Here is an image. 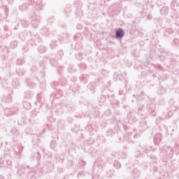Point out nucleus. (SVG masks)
I'll return each mask as SVG.
<instances>
[{
    "label": "nucleus",
    "mask_w": 179,
    "mask_h": 179,
    "mask_svg": "<svg viewBox=\"0 0 179 179\" xmlns=\"http://www.w3.org/2000/svg\"><path fill=\"white\" fill-rule=\"evenodd\" d=\"M29 2H31V5H32V6L35 7V9H36V10H42L44 6V4L41 2V0H37V1H33V0H29Z\"/></svg>",
    "instance_id": "nucleus-1"
},
{
    "label": "nucleus",
    "mask_w": 179,
    "mask_h": 179,
    "mask_svg": "<svg viewBox=\"0 0 179 179\" xmlns=\"http://www.w3.org/2000/svg\"><path fill=\"white\" fill-rule=\"evenodd\" d=\"M2 101L4 103H10L12 101V92L4 94Z\"/></svg>",
    "instance_id": "nucleus-2"
},
{
    "label": "nucleus",
    "mask_w": 179,
    "mask_h": 179,
    "mask_svg": "<svg viewBox=\"0 0 179 179\" xmlns=\"http://www.w3.org/2000/svg\"><path fill=\"white\" fill-rule=\"evenodd\" d=\"M125 35V31L122 29H117L115 31V38H122Z\"/></svg>",
    "instance_id": "nucleus-3"
},
{
    "label": "nucleus",
    "mask_w": 179,
    "mask_h": 179,
    "mask_svg": "<svg viewBox=\"0 0 179 179\" xmlns=\"http://www.w3.org/2000/svg\"><path fill=\"white\" fill-rule=\"evenodd\" d=\"M31 24L33 27H37L40 24V17L36 16L34 20L31 21Z\"/></svg>",
    "instance_id": "nucleus-4"
},
{
    "label": "nucleus",
    "mask_w": 179,
    "mask_h": 179,
    "mask_svg": "<svg viewBox=\"0 0 179 179\" xmlns=\"http://www.w3.org/2000/svg\"><path fill=\"white\" fill-rule=\"evenodd\" d=\"M25 171L26 168L24 166H20L18 168V170L17 171V176H18V177H22V176L24 175Z\"/></svg>",
    "instance_id": "nucleus-5"
},
{
    "label": "nucleus",
    "mask_w": 179,
    "mask_h": 179,
    "mask_svg": "<svg viewBox=\"0 0 179 179\" xmlns=\"http://www.w3.org/2000/svg\"><path fill=\"white\" fill-rule=\"evenodd\" d=\"M13 150L15 152V153L16 155L22 152V150H23V148L22 145H15L13 148Z\"/></svg>",
    "instance_id": "nucleus-6"
},
{
    "label": "nucleus",
    "mask_w": 179,
    "mask_h": 179,
    "mask_svg": "<svg viewBox=\"0 0 179 179\" xmlns=\"http://www.w3.org/2000/svg\"><path fill=\"white\" fill-rule=\"evenodd\" d=\"M140 126H141V131H145V130L148 129V124H146V122L145 120H142L140 122Z\"/></svg>",
    "instance_id": "nucleus-7"
},
{
    "label": "nucleus",
    "mask_w": 179,
    "mask_h": 179,
    "mask_svg": "<svg viewBox=\"0 0 179 179\" xmlns=\"http://www.w3.org/2000/svg\"><path fill=\"white\" fill-rule=\"evenodd\" d=\"M133 177H134L135 178H139V177L141 176V172H139V171H138V169H134L132 171L131 173Z\"/></svg>",
    "instance_id": "nucleus-8"
},
{
    "label": "nucleus",
    "mask_w": 179,
    "mask_h": 179,
    "mask_svg": "<svg viewBox=\"0 0 179 179\" xmlns=\"http://www.w3.org/2000/svg\"><path fill=\"white\" fill-rule=\"evenodd\" d=\"M155 142H156L157 143H159V142H162V134H157L155 136V138H154Z\"/></svg>",
    "instance_id": "nucleus-9"
},
{
    "label": "nucleus",
    "mask_w": 179,
    "mask_h": 179,
    "mask_svg": "<svg viewBox=\"0 0 179 179\" xmlns=\"http://www.w3.org/2000/svg\"><path fill=\"white\" fill-rule=\"evenodd\" d=\"M88 89L92 92V93H94V90L96 89V84L94 83H90L88 85Z\"/></svg>",
    "instance_id": "nucleus-10"
},
{
    "label": "nucleus",
    "mask_w": 179,
    "mask_h": 179,
    "mask_svg": "<svg viewBox=\"0 0 179 179\" xmlns=\"http://www.w3.org/2000/svg\"><path fill=\"white\" fill-rule=\"evenodd\" d=\"M160 13L162 15H167V13H169V8L162 7L160 10Z\"/></svg>",
    "instance_id": "nucleus-11"
},
{
    "label": "nucleus",
    "mask_w": 179,
    "mask_h": 179,
    "mask_svg": "<svg viewBox=\"0 0 179 179\" xmlns=\"http://www.w3.org/2000/svg\"><path fill=\"white\" fill-rule=\"evenodd\" d=\"M29 7V4H22L19 6V9L20 10H27V8Z\"/></svg>",
    "instance_id": "nucleus-12"
},
{
    "label": "nucleus",
    "mask_w": 179,
    "mask_h": 179,
    "mask_svg": "<svg viewBox=\"0 0 179 179\" xmlns=\"http://www.w3.org/2000/svg\"><path fill=\"white\" fill-rule=\"evenodd\" d=\"M45 50H46L45 47H44L43 45H41V46L38 47V51L41 54H43V52H45Z\"/></svg>",
    "instance_id": "nucleus-13"
},
{
    "label": "nucleus",
    "mask_w": 179,
    "mask_h": 179,
    "mask_svg": "<svg viewBox=\"0 0 179 179\" xmlns=\"http://www.w3.org/2000/svg\"><path fill=\"white\" fill-rule=\"evenodd\" d=\"M143 152H144V153H149V152H150V147L148 146V145H144L143 148Z\"/></svg>",
    "instance_id": "nucleus-14"
},
{
    "label": "nucleus",
    "mask_w": 179,
    "mask_h": 179,
    "mask_svg": "<svg viewBox=\"0 0 179 179\" xmlns=\"http://www.w3.org/2000/svg\"><path fill=\"white\" fill-rule=\"evenodd\" d=\"M24 97L25 99H30L31 97H33V94L30 92H25Z\"/></svg>",
    "instance_id": "nucleus-15"
},
{
    "label": "nucleus",
    "mask_w": 179,
    "mask_h": 179,
    "mask_svg": "<svg viewBox=\"0 0 179 179\" xmlns=\"http://www.w3.org/2000/svg\"><path fill=\"white\" fill-rule=\"evenodd\" d=\"M62 55H64V52L62 51H58L57 54V59H61V58H62Z\"/></svg>",
    "instance_id": "nucleus-16"
},
{
    "label": "nucleus",
    "mask_w": 179,
    "mask_h": 179,
    "mask_svg": "<svg viewBox=\"0 0 179 179\" xmlns=\"http://www.w3.org/2000/svg\"><path fill=\"white\" fill-rule=\"evenodd\" d=\"M1 86H3V87H6V86H8V79L3 78L1 82Z\"/></svg>",
    "instance_id": "nucleus-17"
},
{
    "label": "nucleus",
    "mask_w": 179,
    "mask_h": 179,
    "mask_svg": "<svg viewBox=\"0 0 179 179\" xmlns=\"http://www.w3.org/2000/svg\"><path fill=\"white\" fill-rule=\"evenodd\" d=\"M55 146H57V141H52L50 142V148H51V149H53V150H55Z\"/></svg>",
    "instance_id": "nucleus-18"
},
{
    "label": "nucleus",
    "mask_w": 179,
    "mask_h": 179,
    "mask_svg": "<svg viewBox=\"0 0 179 179\" xmlns=\"http://www.w3.org/2000/svg\"><path fill=\"white\" fill-rule=\"evenodd\" d=\"M17 46V42L16 41H12L10 43L11 48H15Z\"/></svg>",
    "instance_id": "nucleus-19"
},
{
    "label": "nucleus",
    "mask_w": 179,
    "mask_h": 179,
    "mask_svg": "<svg viewBox=\"0 0 179 179\" xmlns=\"http://www.w3.org/2000/svg\"><path fill=\"white\" fill-rule=\"evenodd\" d=\"M57 41H52V42L50 43V48H55V47H57Z\"/></svg>",
    "instance_id": "nucleus-20"
},
{
    "label": "nucleus",
    "mask_w": 179,
    "mask_h": 179,
    "mask_svg": "<svg viewBox=\"0 0 179 179\" xmlns=\"http://www.w3.org/2000/svg\"><path fill=\"white\" fill-rule=\"evenodd\" d=\"M133 97H135V99H136L137 101H142V100H143V98H142V96L141 95H133Z\"/></svg>",
    "instance_id": "nucleus-21"
},
{
    "label": "nucleus",
    "mask_w": 179,
    "mask_h": 179,
    "mask_svg": "<svg viewBox=\"0 0 179 179\" xmlns=\"http://www.w3.org/2000/svg\"><path fill=\"white\" fill-rule=\"evenodd\" d=\"M24 64V60L23 59H17V65H23Z\"/></svg>",
    "instance_id": "nucleus-22"
},
{
    "label": "nucleus",
    "mask_w": 179,
    "mask_h": 179,
    "mask_svg": "<svg viewBox=\"0 0 179 179\" xmlns=\"http://www.w3.org/2000/svg\"><path fill=\"white\" fill-rule=\"evenodd\" d=\"M40 66H42V68H45V65H47V62L45 60H42L39 62Z\"/></svg>",
    "instance_id": "nucleus-23"
},
{
    "label": "nucleus",
    "mask_w": 179,
    "mask_h": 179,
    "mask_svg": "<svg viewBox=\"0 0 179 179\" xmlns=\"http://www.w3.org/2000/svg\"><path fill=\"white\" fill-rule=\"evenodd\" d=\"M3 162H5V160H2V159H1V160H0V169H3V167H6V164L3 163Z\"/></svg>",
    "instance_id": "nucleus-24"
},
{
    "label": "nucleus",
    "mask_w": 179,
    "mask_h": 179,
    "mask_svg": "<svg viewBox=\"0 0 179 179\" xmlns=\"http://www.w3.org/2000/svg\"><path fill=\"white\" fill-rule=\"evenodd\" d=\"M50 63L51 64V65H52V66H57V61H55V59H51L50 60Z\"/></svg>",
    "instance_id": "nucleus-25"
},
{
    "label": "nucleus",
    "mask_w": 179,
    "mask_h": 179,
    "mask_svg": "<svg viewBox=\"0 0 179 179\" xmlns=\"http://www.w3.org/2000/svg\"><path fill=\"white\" fill-rule=\"evenodd\" d=\"M43 34H45V36H50V31L48 30V29H43Z\"/></svg>",
    "instance_id": "nucleus-26"
},
{
    "label": "nucleus",
    "mask_w": 179,
    "mask_h": 179,
    "mask_svg": "<svg viewBox=\"0 0 179 179\" xmlns=\"http://www.w3.org/2000/svg\"><path fill=\"white\" fill-rule=\"evenodd\" d=\"M35 155H36V160L38 162V160L41 159V155H40V152H36Z\"/></svg>",
    "instance_id": "nucleus-27"
},
{
    "label": "nucleus",
    "mask_w": 179,
    "mask_h": 179,
    "mask_svg": "<svg viewBox=\"0 0 179 179\" xmlns=\"http://www.w3.org/2000/svg\"><path fill=\"white\" fill-rule=\"evenodd\" d=\"M80 167H84V166H86V162L83 160H80L79 162Z\"/></svg>",
    "instance_id": "nucleus-28"
},
{
    "label": "nucleus",
    "mask_w": 179,
    "mask_h": 179,
    "mask_svg": "<svg viewBox=\"0 0 179 179\" xmlns=\"http://www.w3.org/2000/svg\"><path fill=\"white\" fill-rule=\"evenodd\" d=\"M3 163L6 164V166H11V164H12V162H10V161H6V160H5V161H3Z\"/></svg>",
    "instance_id": "nucleus-29"
},
{
    "label": "nucleus",
    "mask_w": 179,
    "mask_h": 179,
    "mask_svg": "<svg viewBox=\"0 0 179 179\" xmlns=\"http://www.w3.org/2000/svg\"><path fill=\"white\" fill-rule=\"evenodd\" d=\"M24 23H25L24 25V27H29V22L22 21V24H23Z\"/></svg>",
    "instance_id": "nucleus-30"
},
{
    "label": "nucleus",
    "mask_w": 179,
    "mask_h": 179,
    "mask_svg": "<svg viewBox=\"0 0 179 179\" xmlns=\"http://www.w3.org/2000/svg\"><path fill=\"white\" fill-rule=\"evenodd\" d=\"M80 80H84V82H86V80H85V77L83 76V75H81V76H80Z\"/></svg>",
    "instance_id": "nucleus-31"
},
{
    "label": "nucleus",
    "mask_w": 179,
    "mask_h": 179,
    "mask_svg": "<svg viewBox=\"0 0 179 179\" xmlns=\"http://www.w3.org/2000/svg\"><path fill=\"white\" fill-rule=\"evenodd\" d=\"M141 152H137V154L136 155V157H141Z\"/></svg>",
    "instance_id": "nucleus-32"
},
{
    "label": "nucleus",
    "mask_w": 179,
    "mask_h": 179,
    "mask_svg": "<svg viewBox=\"0 0 179 179\" xmlns=\"http://www.w3.org/2000/svg\"><path fill=\"white\" fill-rule=\"evenodd\" d=\"M24 104L29 106L28 108H30V103H29V102H24L23 106H24Z\"/></svg>",
    "instance_id": "nucleus-33"
},
{
    "label": "nucleus",
    "mask_w": 179,
    "mask_h": 179,
    "mask_svg": "<svg viewBox=\"0 0 179 179\" xmlns=\"http://www.w3.org/2000/svg\"><path fill=\"white\" fill-rule=\"evenodd\" d=\"M157 121H159L160 122V121H162V117H159L158 118H157Z\"/></svg>",
    "instance_id": "nucleus-34"
},
{
    "label": "nucleus",
    "mask_w": 179,
    "mask_h": 179,
    "mask_svg": "<svg viewBox=\"0 0 179 179\" xmlns=\"http://www.w3.org/2000/svg\"><path fill=\"white\" fill-rule=\"evenodd\" d=\"M157 68L158 69H162V66H160V65H157Z\"/></svg>",
    "instance_id": "nucleus-35"
},
{
    "label": "nucleus",
    "mask_w": 179,
    "mask_h": 179,
    "mask_svg": "<svg viewBox=\"0 0 179 179\" xmlns=\"http://www.w3.org/2000/svg\"><path fill=\"white\" fill-rule=\"evenodd\" d=\"M78 174H79V176L83 174V172H80Z\"/></svg>",
    "instance_id": "nucleus-36"
},
{
    "label": "nucleus",
    "mask_w": 179,
    "mask_h": 179,
    "mask_svg": "<svg viewBox=\"0 0 179 179\" xmlns=\"http://www.w3.org/2000/svg\"><path fill=\"white\" fill-rule=\"evenodd\" d=\"M142 96H143V94H145V92H141Z\"/></svg>",
    "instance_id": "nucleus-37"
},
{
    "label": "nucleus",
    "mask_w": 179,
    "mask_h": 179,
    "mask_svg": "<svg viewBox=\"0 0 179 179\" xmlns=\"http://www.w3.org/2000/svg\"><path fill=\"white\" fill-rule=\"evenodd\" d=\"M32 160H34V157H32Z\"/></svg>",
    "instance_id": "nucleus-38"
},
{
    "label": "nucleus",
    "mask_w": 179,
    "mask_h": 179,
    "mask_svg": "<svg viewBox=\"0 0 179 179\" xmlns=\"http://www.w3.org/2000/svg\"><path fill=\"white\" fill-rule=\"evenodd\" d=\"M52 20H54V17L52 18Z\"/></svg>",
    "instance_id": "nucleus-39"
},
{
    "label": "nucleus",
    "mask_w": 179,
    "mask_h": 179,
    "mask_svg": "<svg viewBox=\"0 0 179 179\" xmlns=\"http://www.w3.org/2000/svg\"><path fill=\"white\" fill-rule=\"evenodd\" d=\"M29 166H27V169H29Z\"/></svg>",
    "instance_id": "nucleus-40"
},
{
    "label": "nucleus",
    "mask_w": 179,
    "mask_h": 179,
    "mask_svg": "<svg viewBox=\"0 0 179 179\" xmlns=\"http://www.w3.org/2000/svg\"><path fill=\"white\" fill-rule=\"evenodd\" d=\"M19 75H23V73H22L21 74H19Z\"/></svg>",
    "instance_id": "nucleus-41"
},
{
    "label": "nucleus",
    "mask_w": 179,
    "mask_h": 179,
    "mask_svg": "<svg viewBox=\"0 0 179 179\" xmlns=\"http://www.w3.org/2000/svg\"><path fill=\"white\" fill-rule=\"evenodd\" d=\"M131 103H134V100L131 101Z\"/></svg>",
    "instance_id": "nucleus-42"
},
{
    "label": "nucleus",
    "mask_w": 179,
    "mask_h": 179,
    "mask_svg": "<svg viewBox=\"0 0 179 179\" xmlns=\"http://www.w3.org/2000/svg\"><path fill=\"white\" fill-rule=\"evenodd\" d=\"M2 179H3V177H2Z\"/></svg>",
    "instance_id": "nucleus-43"
}]
</instances>
